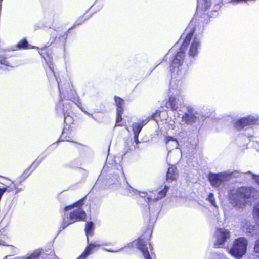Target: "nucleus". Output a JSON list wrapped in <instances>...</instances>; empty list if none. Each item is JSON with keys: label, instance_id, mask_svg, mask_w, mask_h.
<instances>
[{"label": "nucleus", "instance_id": "29", "mask_svg": "<svg viewBox=\"0 0 259 259\" xmlns=\"http://www.w3.org/2000/svg\"><path fill=\"white\" fill-rule=\"evenodd\" d=\"M28 44L27 41L25 40H22L20 41L17 45V48L19 49H26L27 48Z\"/></svg>", "mask_w": 259, "mask_h": 259}, {"label": "nucleus", "instance_id": "40", "mask_svg": "<svg viewBox=\"0 0 259 259\" xmlns=\"http://www.w3.org/2000/svg\"><path fill=\"white\" fill-rule=\"evenodd\" d=\"M122 249V248H120L119 249V250H108V251H110V252H118V251H120V250H121Z\"/></svg>", "mask_w": 259, "mask_h": 259}, {"label": "nucleus", "instance_id": "15", "mask_svg": "<svg viewBox=\"0 0 259 259\" xmlns=\"http://www.w3.org/2000/svg\"><path fill=\"white\" fill-rule=\"evenodd\" d=\"M150 120V118L149 117H148L146 119L142 120L139 123L135 122L133 123L132 127L134 135H139L143 127L146 125Z\"/></svg>", "mask_w": 259, "mask_h": 259}, {"label": "nucleus", "instance_id": "4", "mask_svg": "<svg viewBox=\"0 0 259 259\" xmlns=\"http://www.w3.org/2000/svg\"><path fill=\"white\" fill-rule=\"evenodd\" d=\"M238 174L237 171H225L218 174L210 172L208 178L211 186L219 190L224 186L225 183L229 181L233 177H238Z\"/></svg>", "mask_w": 259, "mask_h": 259}, {"label": "nucleus", "instance_id": "6", "mask_svg": "<svg viewBox=\"0 0 259 259\" xmlns=\"http://www.w3.org/2000/svg\"><path fill=\"white\" fill-rule=\"evenodd\" d=\"M247 245V240L245 238H238L234 241L229 252L235 258H240L246 253Z\"/></svg>", "mask_w": 259, "mask_h": 259}, {"label": "nucleus", "instance_id": "12", "mask_svg": "<svg viewBox=\"0 0 259 259\" xmlns=\"http://www.w3.org/2000/svg\"><path fill=\"white\" fill-rule=\"evenodd\" d=\"M230 231L225 228H219L215 232L216 241L214 243L215 248H219L223 246L227 239L230 237Z\"/></svg>", "mask_w": 259, "mask_h": 259}, {"label": "nucleus", "instance_id": "33", "mask_svg": "<svg viewBox=\"0 0 259 259\" xmlns=\"http://www.w3.org/2000/svg\"><path fill=\"white\" fill-rule=\"evenodd\" d=\"M246 174L250 175L252 178L255 180V181L259 185V175H254L251 173L250 171L246 173Z\"/></svg>", "mask_w": 259, "mask_h": 259}, {"label": "nucleus", "instance_id": "17", "mask_svg": "<svg viewBox=\"0 0 259 259\" xmlns=\"http://www.w3.org/2000/svg\"><path fill=\"white\" fill-rule=\"evenodd\" d=\"M42 251L41 249L36 250L27 258L9 255L5 257L4 259H39L40 256L42 254Z\"/></svg>", "mask_w": 259, "mask_h": 259}, {"label": "nucleus", "instance_id": "32", "mask_svg": "<svg viewBox=\"0 0 259 259\" xmlns=\"http://www.w3.org/2000/svg\"><path fill=\"white\" fill-rule=\"evenodd\" d=\"M211 259H222L223 255L221 253H213L211 254Z\"/></svg>", "mask_w": 259, "mask_h": 259}, {"label": "nucleus", "instance_id": "1", "mask_svg": "<svg viewBox=\"0 0 259 259\" xmlns=\"http://www.w3.org/2000/svg\"><path fill=\"white\" fill-rule=\"evenodd\" d=\"M192 24L187 30V36L185 38L180 51L178 52L174 56L171 63V80L170 82L168 91V101H166L165 107L172 111H178L183 104V96L182 95L181 84L180 80L183 78L186 73V67L184 65L185 57L184 50L185 47L190 42L191 34L193 32L191 28Z\"/></svg>", "mask_w": 259, "mask_h": 259}, {"label": "nucleus", "instance_id": "28", "mask_svg": "<svg viewBox=\"0 0 259 259\" xmlns=\"http://www.w3.org/2000/svg\"><path fill=\"white\" fill-rule=\"evenodd\" d=\"M41 162V160H39L38 159H37L32 164V165L30 166V167H29V168L28 169H27L26 170V171H25V173H26L27 172V171H28V170L30 169H32V171L34 170L36 167L39 164V163H40Z\"/></svg>", "mask_w": 259, "mask_h": 259}, {"label": "nucleus", "instance_id": "37", "mask_svg": "<svg viewBox=\"0 0 259 259\" xmlns=\"http://www.w3.org/2000/svg\"><path fill=\"white\" fill-rule=\"evenodd\" d=\"M81 24V22L80 20V19H78V20H77V21L75 23L74 25H73L71 28H70L68 30V31H70V30H71V29H73L75 28V27H76V26H78V25H80V24Z\"/></svg>", "mask_w": 259, "mask_h": 259}, {"label": "nucleus", "instance_id": "22", "mask_svg": "<svg viewBox=\"0 0 259 259\" xmlns=\"http://www.w3.org/2000/svg\"><path fill=\"white\" fill-rule=\"evenodd\" d=\"M114 100L117 107V111H123V107L125 103L124 100L117 96H115Z\"/></svg>", "mask_w": 259, "mask_h": 259}, {"label": "nucleus", "instance_id": "5", "mask_svg": "<svg viewBox=\"0 0 259 259\" xmlns=\"http://www.w3.org/2000/svg\"><path fill=\"white\" fill-rule=\"evenodd\" d=\"M58 88L61 99L72 101L79 107L80 102L79 98L73 87L69 82L64 84L63 86L60 82H58Z\"/></svg>", "mask_w": 259, "mask_h": 259}, {"label": "nucleus", "instance_id": "30", "mask_svg": "<svg viewBox=\"0 0 259 259\" xmlns=\"http://www.w3.org/2000/svg\"><path fill=\"white\" fill-rule=\"evenodd\" d=\"M165 114V112H161L160 111H157L151 117H149L151 119H152L154 120H155L156 122H158V119L159 118H160V115L161 114Z\"/></svg>", "mask_w": 259, "mask_h": 259}, {"label": "nucleus", "instance_id": "35", "mask_svg": "<svg viewBox=\"0 0 259 259\" xmlns=\"http://www.w3.org/2000/svg\"><path fill=\"white\" fill-rule=\"evenodd\" d=\"M0 64L5 65L7 66H10L9 62L6 58L0 59Z\"/></svg>", "mask_w": 259, "mask_h": 259}, {"label": "nucleus", "instance_id": "36", "mask_svg": "<svg viewBox=\"0 0 259 259\" xmlns=\"http://www.w3.org/2000/svg\"><path fill=\"white\" fill-rule=\"evenodd\" d=\"M79 107L80 108V109L82 110V111H83L85 114H87V115L91 117L93 119H94L96 121H98L97 119L94 116H93L92 114H91L89 113V112H88L87 111L84 110L83 109L81 108V107H80V106Z\"/></svg>", "mask_w": 259, "mask_h": 259}, {"label": "nucleus", "instance_id": "20", "mask_svg": "<svg viewBox=\"0 0 259 259\" xmlns=\"http://www.w3.org/2000/svg\"><path fill=\"white\" fill-rule=\"evenodd\" d=\"M166 145L168 150H171L173 148H178V142L176 139L171 136H168L166 138Z\"/></svg>", "mask_w": 259, "mask_h": 259}, {"label": "nucleus", "instance_id": "25", "mask_svg": "<svg viewBox=\"0 0 259 259\" xmlns=\"http://www.w3.org/2000/svg\"><path fill=\"white\" fill-rule=\"evenodd\" d=\"M125 189L126 192L125 193L126 195H133L138 193V191L134 189L126 182V184L125 185Z\"/></svg>", "mask_w": 259, "mask_h": 259}, {"label": "nucleus", "instance_id": "14", "mask_svg": "<svg viewBox=\"0 0 259 259\" xmlns=\"http://www.w3.org/2000/svg\"><path fill=\"white\" fill-rule=\"evenodd\" d=\"M242 230L248 235L253 236L259 233V227L255 225L254 223L252 221H247L242 223Z\"/></svg>", "mask_w": 259, "mask_h": 259}, {"label": "nucleus", "instance_id": "7", "mask_svg": "<svg viewBox=\"0 0 259 259\" xmlns=\"http://www.w3.org/2000/svg\"><path fill=\"white\" fill-rule=\"evenodd\" d=\"M169 189V187L165 186L163 190H155L150 191L149 193L146 192H139V195L143 198L145 201L148 203H150L155 201H158L164 197Z\"/></svg>", "mask_w": 259, "mask_h": 259}, {"label": "nucleus", "instance_id": "19", "mask_svg": "<svg viewBox=\"0 0 259 259\" xmlns=\"http://www.w3.org/2000/svg\"><path fill=\"white\" fill-rule=\"evenodd\" d=\"M211 0H198L197 11H206L209 8Z\"/></svg>", "mask_w": 259, "mask_h": 259}, {"label": "nucleus", "instance_id": "24", "mask_svg": "<svg viewBox=\"0 0 259 259\" xmlns=\"http://www.w3.org/2000/svg\"><path fill=\"white\" fill-rule=\"evenodd\" d=\"M63 100L61 99V101L59 102L58 105L57 106V110L59 112L61 111L63 113V109L65 108V112H66V110H67V107H66V105H70L71 107V105L70 104V102L68 100H66L65 102L63 103Z\"/></svg>", "mask_w": 259, "mask_h": 259}, {"label": "nucleus", "instance_id": "3", "mask_svg": "<svg viewBox=\"0 0 259 259\" xmlns=\"http://www.w3.org/2000/svg\"><path fill=\"white\" fill-rule=\"evenodd\" d=\"M254 188L241 187L231 190L229 192L230 203L235 207L242 208L245 204V199L256 196Z\"/></svg>", "mask_w": 259, "mask_h": 259}, {"label": "nucleus", "instance_id": "18", "mask_svg": "<svg viewBox=\"0 0 259 259\" xmlns=\"http://www.w3.org/2000/svg\"><path fill=\"white\" fill-rule=\"evenodd\" d=\"M67 110L66 112H65V108L63 109V114L64 115V120L65 123L67 124H71L73 121V118L71 116L70 114L72 112V108L70 105H67Z\"/></svg>", "mask_w": 259, "mask_h": 259}, {"label": "nucleus", "instance_id": "27", "mask_svg": "<svg viewBox=\"0 0 259 259\" xmlns=\"http://www.w3.org/2000/svg\"><path fill=\"white\" fill-rule=\"evenodd\" d=\"M69 138V137L67 136L66 129L64 128L62 131L60 140L61 141H72Z\"/></svg>", "mask_w": 259, "mask_h": 259}, {"label": "nucleus", "instance_id": "21", "mask_svg": "<svg viewBox=\"0 0 259 259\" xmlns=\"http://www.w3.org/2000/svg\"><path fill=\"white\" fill-rule=\"evenodd\" d=\"M0 245L9 246V239L4 228L0 230Z\"/></svg>", "mask_w": 259, "mask_h": 259}, {"label": "nucleus", "instance_id": "42", "mask_svg": "<svg viewBox=\"0 0 259 259\" xmlns=\"http://www.w3.org/2000/svg\"><path fill=\"white\" fill-rule=\"evenodd\" d=\"M118 178L117 176H116L115 181L113 182V183H116V182H117L118 181Z\"/></svg>", "mask_w": 259, "mask_h": 259}, {"label": "nucleus", "instance_id": "11", "mask_svg": "<svg viewBox=\"0 0 259 259\" xmlns=\"http://www.w3.org/2000/svg\"><path fill=\"white\" fill-rule=\"evenodd\" d=\"M202 118L201 114L193 108H188L182 117L181 124L192 125L198 122Z\"/></svg>", "mask_w": 259, "mask_h": 259}, {"label": "nucleus", "instance_id": "41", "mask_svg": "<svg viewBox=\"0 0 259 259\" xmlns=\"http://www.w3.org/2000/svg\"><path fill=\"white\" fill-rule=\"evenodd\" d=\"M219 8V7L218 5L215 6V8H214L213 11L215 13L217 11V10Z\"/></svg>", "mask_w": 259, "mask_h": 259}, {"label": "nucleus", "instance_id": "31", "mask_svg": "<svg viewBox=\"0 0 259 259\" xmlns=\"http://www.w3.org/2000/svg\"><path fill=\"white\" fill-rule=\"evenodd\" d=\"M207 199H208V200L210 202L211 205H212L213 206H214L215 207H217L216 204H215V198L214 197V195L212 193H210L208 194Z\"/></svg>", "mask_w": 259, "mask_h": 259}, {"label": "nucleus", "instance_id": "2", "mask_svg": "<svg viewBox=\"0 0 259 259\" xmlns=\"http://www.w3.org/2000/svg\"><path fill=\"white\" fill-rule=\"evenodd\" d=\"M83 201L84 199H81L73 204L68 205L64 208L65 213L59 231L73 223L84 220L86 214L81 208L83 204Z\"/></svg>", "mask_w": 259, "mask_h": 259}, {"label": "nucleus", "instance_id": "8", "mask_svg": "<svg viewBox=\"0 0 259 259\" xmlns=\"http://www.w3.org/2000/svg\"><path fill=\"white\" fill-rule=\"evenodd\" d=\"M132 246H136L141 252L145 259H152L150 253H152V248L151 244L148 242V238L146 239L143 235L137 240L134 241Z\"/></svg>", "mask_w": 259, "mask_h": 259}, {"label": "nucleus", "instance_id": "13", "mask_svg": "<svg viewBox=\"0 0 259 259\" xmlns=\"http://www.w3.org/2000/svg\"><path fill=\"white\" fill-rule=\"evenodd\" d=\"M258 117L249 116L237 120L235 123V127L237 130L247 128L249 126L256 124L258 122Z\"/></svg>", "mask_w": 259, "mask_h": 259}, {"label": "nucleus", "instance_id": "9", "mask_svg": "<svg viewBox=\"0 0 259 259\" xmlns=\"http://www.w3.org/2000/svg\"><path fill=\"white\" fill-rule=\"evenodd\" d=\"M192 24V25L191 27V28L189 30L188 32H190L191 29L193 31V32L192 33V34H191V38L190 40V42L187 45L190 44L189 47V55L190 57H194L196 56L198 54L199 50L200 49L201 47V41L199 37H195L192 40V36L193 34V33L194 32V21L193 20H192V21L189 23L188 27L186 29L185 31V34L186 35L185 37L187 36L188 32H186L187 30L190 27V25ZM188 47L187 46L185 47V49Z\"/></svg>", "mask_w": 259, "mask_h": 259}, {"label": "nucleus", "instance_id": "26", "mask_svg": "<svg viewBox=\"0 0 259 259\" xmlns=\"http://www.w3.org/2000/svg\"><path fill=\"white\" fill-rule=\"evenodd\" d=\"M123 113V111H117L115 126H122V124H119V123L121 122L122 120V115Z\"/></svg>", "mask_w": 259, "mask_h": 259}, {"label": "nucleus", "instance_id": "43", "mask_svg": "<svg viewBox=\"0 0 259 259\" xmlns=\"http://www.w3.org/2000/svg\"><path fill=\"white\" fill-rule=\"evenodd\" d=\"M176 47H177V46H176V45H175V46L172 48V50L174 49V48H176Z\"/></svg>", "mask_w": 259, "mask_h": 259}, {"label": "nucleus", "instance_id": "10", "mask_svg": "<svg viewBox=\"0 0 259 259\" xmlns=\"http://www.w3.org/2000/svg\"><path fill=\"white\" fill-rule=\"evenodd\" d=\"M94 224L92 222H87L86 223L85 231L87 237L88 242H89V237L93 235ZM101 245L97 243H89L85 248L84 251L77 258V259H85L93 252L94 248L96 247L100 246Z\"/></svg>", "mask_w": 259, "mask_h": 259}, {"label": "nucleus", "instance_id": "38", "mask_svg": "<svg viewBox=\"0 0 259 259\" xmlns=\"http://www.w3.org/2000/svg\"><path fill=\"white\" fill-rule=\"evenodd\" d=\"M229 2L233 3L234 4H238L242 2H245L246 0H228Z\"/></svg>", "mask_w": 259, "mask_h": 259}, {"label": "nucleus", "instance_id": "39", "mask_svg": "<svg viewBox=\"0 0 259 259\" xmlns=\"http://www.w3.org/2000/svg\"><path fill=\"white\" fill-rule=\"evenodd\" d=\"M138 136L139 135H134V141L137 143H139V140H138Z\"/></svg>", "mask_w": 259, "mask_h": 259}, {"label": "nucleus", "instance_id": "23", "mask_svg": "<svg viewBox=\"0 0 259 259\" xmlns=\"http://www.w3.org/2000/svg\"><path fill=\"white\" fill-rule=\"evenodd\" d=\"M48 66H49V69L48 71H47V74L49 79L51 80L54 78H55L56 81L57 82V83L58 84V82H60L58 81V78L56 77V75H55L53 65L51 63H50L48 65Z\"/></svg>", "mask_w": 259, "mask_h": 259}, {"label": "nucleus", "instance_id": "34", "mask_svg": "<svg viewBox=\"0 0 259 259\" xmlns=\"http://www.w3.org/2000/svg\"><path fill=\"white\" fill-rule=\"evenodd\" d=\"M254 250L255 252L259 253V238L255 242Z\"/></svg>", "mask_w": 259, "mask_h": 259}, {"label": "nucleus", "instance_id": "16", "mask_svg": "<svg viewBox=\"0 0 259 259\" xmlns=\"http://www.w3.org/2000/svg\"><path fill=\"white\" fill-rule=\"evenodd\" d=\"M178 176V172L176 167L171 166L168 169L166 175V181L169 183L176 180Z\"/></svg>", "mask_w": 259, "mask_h": 259}]
</instances>
